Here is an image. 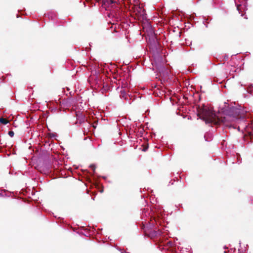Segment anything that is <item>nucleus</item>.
Returning <instances> with one entry per match:
<instances>
[{
	"instance_id": "obj_1",
	"label": "nucleus",
	"mask_w": 253,
	"mask_h": 253,
	"mask_svg": "<svg viewBox=\"0 0 253 253\" xmlns=\"http://www.w3.org/2000/svg\"><path fill=\"white\" fill-rule=\"evenodd\" d=\"M240 113V110L236 107H230L226 110L224 116L220 119L207 107L198 108V116L205 121L206 123L215 125L223 124L229 127L232 126L234 123L239 121V119L242 117Z\"/></svg>"
},
{
	"instance_id": "obj_2",
	"label": "nucleus",
	"mask_w": 253,
	"mask_h": 253,
	"mask_svg": "<svg viewBox=\"0 0 253 253\" xmlns=\"http://www.w3.org/2000/svg\"><path fill=\"white\" fill-rule=\"evenodd\" d=\"M166 212L163 207H147L142 210V218L145 220V223L148 220L149 223L145 226L142 222L143 229L145 232L150 234L151 238L161 236L163 233L160 229H157L158 227H156L158 223L161 224L159 221H157V218L161 217L163 218V214L165 215Z\"/></svg>"
},
{
	"instance_id": "obj_3",
	"label": "nucleus",
	"mask_w": 253,
	"mask_h": 253,
	"mask_svg": "<svg viewBox=\"0 0 253 253\" xmlns=\"http://www.w3.org/2000/svg\"><path fill=\"white\" fill-rule=\"evenodd\" d=\"M76 116L77 121L80 124L84 122L86 120L85 115L84 113L78 112L76 113Z\"/></svg>"
},
{
	"instance_id": "obj_4",
	"label": "nucleus",
	"mask_w": 253,
	"mask_h": 253,
	"mask_svg": "<svg viewBox=\"0 0 253 253\" xmlns=\"http://www.w3.org/2000/svg\"><path fill=\"white\" fill-rule=\"evenodd\" d=\"M173 243L171 241H168L166 243H164L163 245H160L159 247L160 250H168L169 248H172Z\"/></svg>"
},
{
	"instance_id": "obj_5",
	"label": "nucleus",
	"mask_w": 253,
	"mask_h": 253,
	"mask_svg": "<svg viewBox=\"0 0 253 253\" xmlns=\"http://www.w3.org/2000/svg\"><path fill=\"white\" fill-rule=\"evenodd\" d=\"M116 1L114 0H104L103 1L102 5L106 9L110 6L113 7V4H115Z\"/></svg>"
},
{
	"instance_id": "obj_6",
	"label": "nucleus",
	"mask_w": 253,
	"mask_h": 253,
	"mask_svg": "<svg viewBox=\"0 0 253 253\" xmlns=\"http://www.w3.org/2000/svg\"><path fill=\"white\" fill-rule=\"evenodd\" d=\"M235 4H236V6H237V9L239 11V13H241V12H242L241 9V4H238V2L237 1V0H235Z\"/></svg>"
},
{
	"instance_id": "obj_7",
	"label": "nucleus",
	"mask_w": 253,
	"mask_h": 253,
	"mask_svg": "<svg viewBox=\"0 0 253 253\" xmlns=\"http://www.w3.org/2000/svg\"><path fill=\"white\" fill-rule=\"evenodd\" d=\"M0 123L2 124L3 125H6L9 122V121L6 119H4L3 118H0Z\"/></svg>"
},
{
	"instance_id": "obj_8",
	"label": "nucleus",
	"mask_w": 253,
	"mask_h": 253,
	"mask_svg": "<svg viewBox=\"0 0 253 253\" xmlns=\"http://www.w3.org/2000/svg\"><path fill=\"white\" fill-rule=\"evenodd\" d=\"M8 135L10 136V137H13L14 135V132L11 130V131H9L8 132Z\"/></svg>"
},
{
	"instance_id": "obj_9",
	"label": "nucleus",
	"mask_w": 253,
	"mask_h": 253,
	"mask_svg": "<svg viewBox=\"0 0 253 253\" xmlns=\"http://www.w3.org/2000/svg\"><path fill=\"white\" fill-rule=\"evenodd\" d=\"M117 249L119 250L121 252V253H130L129 252H127L126 251H125L124 250H122V249H119V248H117Z\"/></svg>"
},
{
	"instance_id": "obj_10",
	"label": "nucleus",
	"mask_w": 253,
	"mask_h": 253,
	"mask_svg": "<svg viewBox=\"0 0 253 253\" xmlns=\"http://www.w3.org/2000/svg\"><path fill=\"white\" fill-rule=\"evenodd\" d=\"M121 95L122 96V97L125 98V99L126 98V94H125L124 91H121Z\"/></svg>"
},
{
	"instance_id": "obj_11",
	"label": "nucleus",
	"mask_w": 253,
	"mask_h": 253,
	"mask_svg": "<svg viewBox=\"0 0 253 253\" xmlns=\"http://www.w3.org/2000/svg\"><path fill=\"white\" fill-rule=\"evenodd\" d=\"M248 137H250V139H251V141H253V135L251 134V133L249 134V135Z\"/></svg>"
},
{
	"instance_id": "obj_12",
	"label": "nucleus",
	"mask_w": 253,
	"mask_h": 253,
	"mask_svg": "<svg viewBox=\"0 0 253 253\" xmlns=\"http://www.w3.org/2000/svg\"><path fill=\"white\" fill-rule=\"evenodd\" d=\"M91 167L92 168L93 171H94L95 170V167L94 166H91Z\"/></svg>"
},
{
	"instance_id": "obj_13",
	"label": "nucleus",
	"mask_w": 253,
	"mask_h": 253,
	"mask_svg": "<svg viewBox=\"0 0 253 253\" xmlns=\"http://www.w3.org/2000/svg\"><path fill=\"white\" fill-rule=\"evenodd\" d=\"M238 129L239 130H240V127L239 126L238 127Z\"/></svg>"
},
{
	"instance_id": "obj_14",
	"label": "nucleus",
	"mask_w": 253,
	"mask_h": 253,
	"mask_svg": "<svg viewBox=\"0 0 253 253\" xmlns=\"http://www.w3.org/2000/svg\"><path fill=\"white\" fill-rule=\"evenodd\" d=\"M238 251H239L238 253H240V252H239V251H239V250H238Z\"/></svg>"
}]
</instances>
